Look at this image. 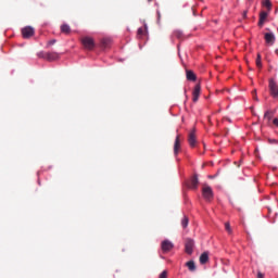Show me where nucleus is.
<instances>
[{"mask_svg": "<svg viewBox=\"0 0 278 278\" xmlns=\"http://www.w3.org/2000/svg\"><path fill=\"white\" fill-rule=\"evenodd\" d=\"M202 197L205 201H212V199H214V191L212 190V187L204 185L202 188Z\"/></svg>", "mask_w": 278, "mask_h": 278, "instance_id": "nucleus-1", "label": "nucleus"}, {"mask_svg": "<svg viewBox=\"0 0 278 278\" xmlns=\"http://www.w3.org/2000/svg\"><path fill=\"white\" fill-rule=\"evenodd\" d=\"M81 45L88 51H92V49H94V39H92L91 37H83L81 38Z\"/></svg>", "mask_w": 278, "mask_h": 278, "instance_id": "nucleus-2", "label": "nucleus"}, {"mask_svg": "<svg viewBox=\"0 0 278 278\" xmlns=\"http://www.w3.org/2000/svg\"><path fill=\"white\" fill-rule=\"evenodd\" d=\"M38 55L45 60H48V62H54V60L60 59V54L58 52H48L46 54L40 52Z\"/></svg>", "mask_w": 278, "mask_h": 278, "instance_id": "nucleus-3", "label": "nucleus"}, {"mask_svg": "<svg viewBox=\"0 0 278 278\" xmlns=\"http://www.w3.org/2000/svg\"><path fill=\"white\" fill-rule=\"evenodd\" d=\"M269 93L274 99H277L278 97V85L277 81H275L273 78L269 79Z\"/></svg>", "mask_w": 278, "mask_h": 278, "instance_id": "nucleus-4", "label": "nucleus"}, {"mask_svg": "<svg viewBox=\"0 0 278 278\" xmlns=\"http://www.w3.org/2000/svg\"><path fill=\"white\" fill-rule=\"evenodd\" d=\"M185 251L187 255H192L194 251V240L192 239H187L185 242Z\"/></svg>", "mask_w": 278, "mask_h": 278, "instance_id": "nucleus-5", "label": "nucleus"}, {"mask_svg": "<svg viewBox=\"0 0 278 278\" xmlns=\"http://www.w3.org/2000/svg\"><path fill=\"white\" fill-rule=\"evenodd\" d=\"M35 30L34 27L31 26H26L24 28H22V36L23 38H31V36H34Z\"/></svg>", "mask_w": 278, "mask_h": 278, "instance_id": "nucleus-6", "label": "nucleus"}, {"mask_svg": "<svg viewBox=\"0 0 278 278\" xmlns=\"http://www.w3.org/2000/svg\"><path fill=\"white\" fill-rule=\"evenodd\" d=\"M179 151H181V139L180 136L177 135L174 142V155H179Z\"/></svg>", "mask_w": 278, "mask_h": 278, "instance_id": "nucleus-7", "label": "nucleus"}, {"mask_svg": "<svg viewBox=\"0 0 278 278\" xmlns=\"http://www.w3.org/2000/svg\"><path fill=\"white\" fill-rule=\"evenodd\" d=\"M199 97H201V85H195L193 92H192V101L193 103H197L199 101Z\"/></svg>", "mask_w": 278, "mask_h": 278, "instance_id": "nucleus-8", "label": "nucleus"}, {"mask_svg": "<svg viewBox=\"0 0 278 278\" xmlns=\"http://www.w3.org/2000/svg\"><path fill=\"white\" fill-rule=\"evenodd\" d=\"M188 188L191 190H197V188H199V176L197 174L191 178L190 182L188 184Z\"/></svg>", "mask_w": 278, "mask_h": 278, "instance_id": "nucleus-9", "label": "nucleus"}, {"mask_svg": "<svg viewBox=\"0 0 278 278\" xmlns=\"http://www.w3.org/2000/svg\"><path fill=\"white\" fill-rule=\"evenodd\" d=\"M264 38H265L266 45H269V47H273L275 45V40H276L275 34L266 33Z\"/></svg>", "mask_w": 278, "mask_h": 278, "instance_id": "nucleus-10", "label": "nucleus"}, {"mask_svg": "<svg viewBox=\"0 0 278 278\" xmlns=\"http://www.w3.org/2000/svg\"><path fill=\"white\" fill-rule=\"evenodd\" d=\"M175 245L173 244V242H170V241H168V240H164L163 242H162V251L164 252V253H168V251H173V248H174Z\"/></svg>", "mask_w": 278, "mask_h": 278, "instance_id": "nucleus-11", "label": "nucleus"}, {"mask_svg": "<svg viewBox=\"0 0 278 278\" xmlns=\"http://www.w3.org/2000/svg\"><path fill=\"white\" fill-rule=\"evenodd\" d=\"M188 142H189L190 147H192V148L197 147V134L194 132V130L189 132Z\"/></svg>", "mask_w": 278, "mask_h": 278, "instance_id": "nucleus-12", "label": "nucleus"}, {"mask_svg": "<svg viewBox=\"0 0 278 278\" xmlns=\"http://www.w3.org/2000/svg\"><path fill=\"white\" fill-rule=\"evenodd\" d=\"M266 18H268V13L263 11L260 13L258 27H264V23H266Z\"/></svg>", "mask_w": 278, "mask_h": 278, "instance_id": "nucleus-13", "label": "nucleus"}, {"mask_svg": "<svg viewBox=\"0 0 278 278\" xmlns=\"http://www.w3.org/2000/svg\"><path fill=\"white\" fill-rule=\"evenodd\" d=\"M210 262V253L208 252H203L200 255V264H207Z\"/></svg>", "mask_w": 278, "mask_h": 278, "instance_id": "nucleus-14", "label": "nucleus"}, {"mask_svg": "<svg viewBox=\"0 0 278 278\" xmlns=\"http://www.w3.org/2000/svg\"><path fill=\"white\" fill-rule=\"evenodd\" d=\"M186 75H187L188 81H197V75L194 74V72L187 70Z\"/></svg>", "mask_w": 278, "mask_h": 278, "instance_id": "nucleus-15", "label": "nucleus"}, {"mask_svg": "<svg viewBox=\"0 0 278 278\" xmlns=\"http://www.w3.org/2000/svg\"><path fill=\"white\" fill-rule=\"evenodd\" d=\"M102 47H104V49H108V47H110V45H112V39L111 38H103L101 41Z\"/></svg>", "mask_w": 278, "mask_h": 278, "instance_id": "nucleus-16", "label": "nucleus"}, {"mask_svg": "<svg viewBox=\"0 0 278 278\" xmlns=\"http://www.w3.org/2000/svg\"><path fill=\"white\" fill-rule=\"evenodd\" d=\"M61 31L62 34H71V26H68V24H63L61 26Z\"/></svg>", "mask_w": 278, "mask_h": 278, "instance_id": "nucleus-17", "label": "nucleus"}, {"mask_svg": "<svg viewBox=\"0 0 278 278\" xmlns=\"http://www.w3.org/2000/svg\"><path fill=\"white\" fill-rule=\"evenodd\" d=\"M187 267L189 270H191V273H193V270H197V265L194 264V261L187 262Z\"/></svg>", "mask_w": 278, "mask_h": 278, "instance_id": "nucleus-18", "label": "nucleus"}, {"mask_svg": "<svg viewBox=\"0 0 278 278\" xmlns=\"http://www.w3.org/2000/svg\"><path fill=\"white\" fill-rule=\"evenodd\" d=\"M273 116H275L273 111H266L264 114V118H267V121H273Z\"/></svg>", "mask_w": 278, "mask_h": 278, "instance_id": "nucleus-19", "label": "nucleus"}, {"mask_svg": "<svg viewBox=\"0 0 278 278\" xmlns=\"http://www.w3.org/2000/svg\"><path fill=\"white\" fill-rule=\"evenodd\" d=\"M263 5L264 8H267L268 12H270V9L273 8V3H270V0H264Z\"/></svg>", "mask_w": 278, "mask_h": 278, "instance_id": "nucleus-20", "label": "nucleus"}, {"mask_svg": "<svg viewBox=\"0 0 278 278\" xmlns=\"http://www.w3.org/2000/svg\"><path fill=\"white\" fill-rule=\"evenodd\" d=\"M188 223H189L188 216H184V218L181 219L182 229H186V227H188Z\"/></svg>", "mask_w": 278, "mask_h": 278, "instance_id": "nucleus-21", "label": "nucleus"}, {"mask_svg": "<svg viewBox=\"0 0 278 278\" xmlns=\"http://www.w3.org/2000/svg\"><path fill=\"white\" fill-rule=\"evenodd\" d=\"M225 229L230 236L233 233V230L231 229V225L229 224V222L225 223Z\"/></svg>", "mask_w": 278, "mask_h": 278, "instance_id": "nucleus-22", "label": "nucleus"}, {"mask_svg": "<svg viewBox=\"0 0 278 278\" xmlns=\"http://www.w3.org/2000/svg\"><path fill=\"white\" fill-rule=\"evenodd\" d=\"M256 66L257 68H262V54H257V58H256Z\"/></svg>", "mask_w": 278, "mask_h": 278, "instance_id": "nucleus-23", "label": "nucleus"}, {"mask_svg": "<svg viewBox=\"0 0 278 278\" xmlns=\"http://www.w3.org/2000/svg\"><path fill=\"white\" fill-rule=\"evenodd\" d=\"M174 36L175 38L181 39L184 38V33H181L180 30H175Z\"/></svg>", "mask_w": 278, "mask_h": 278, "instance_id": "nucleus-24", "label": "nucleus"}, {"mask_svg": "<svg viewBox=\"0 0 278 278\" xmlns=\"http://www.w3.org/2000/svg\"><path fill=\"white\" fill-rule=\"evenodd\" d=\"M137 36H138V38H142V36H144V28H139L137 30Z\"/></svg>", "mask_w": 278, "mask_h": 278, "instance_id": "nucleus-25", "label": "nucleus"}, {"mask_svg": "<svg viewBox=\"0 0 278 278\" xmlns=\"http://www.w3.org/2000/svg\"><path fill=\"white\" fill-rule=\"evenodd\" d=\"M159 278H168V271L163 270V271L161 273V275L159 276Z\"/></svg>", "mask_w": 278, "mask_h": 278, "instance_id": "nucleus-26", "label": "nucleus"}, {"mask_svg": "<svg viewBox=\"0 0 278 278\" xmlns=\"http://www.w3.org/2000/svg\"><path fill=\"white\" fill-rule=\"evenodd\" d=\"M55 39H51L50 41H48L47 47H52V45H55Z\"/></svg>", "mask_w": 278, "mask_h": 278, "instance_id": "nucleus-27", "label": "nucleus"}, {"mask_svg": "<svg viewBox=\"0 0 278 278\" xmlns=\"http://www.w3.org/2000/svg\"><path fill=\"white\" fill-rule=\"evenodd\" d=\"M269 144H278L276 139H268Z\"/></svg>", "mask_w": 278, "mask_h": 278, "instance_id": "nucleus-28", "label": "nucleus"}, {"mask_svg": "<svg viewBox=\"0 0 278 278\" xmlns=\"http://www.w3.org/2000/svg\"><path fill=\"white\" fill-rule=\"evenodd\" d=\"M273 124L276 125V127H278V118H274Z\"/></svg>", "mask_w": 278, "mask_h": 278, "instance_id": "nucleus-29", "label": "nucleus"}, {"mask_svg": "<svg viewBox=\"0 0 278 278\" xmlns=\"http://www.w3.org/2000/svg\"><path fill=\"white\" fill-rule=\"evenodd\" d=\"M257 278H264V274H262V271L257 273Z\"/></svg>", "mask_w": 278, "mask_h": 278, "instance_id": "nucleus-30", "label": "nucleus"}, {"mask_svg": "<svg viewBox=\"0 0 278 278\" xmlns=\"http://www.w3.org/2000/svg\"><path fill=\"white\" fill-rule=\"evenodd\" d=\"M275 53H278V49L275 50Z\"/></svg>", "mask_w": 278, "mask_h": 278, "instance_id": "nucleus-31", "label": "nucleus"}]
</instances>
